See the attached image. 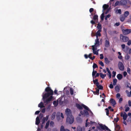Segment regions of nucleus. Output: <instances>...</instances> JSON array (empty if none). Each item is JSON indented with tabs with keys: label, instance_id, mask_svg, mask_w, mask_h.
<instances>
[{
	"label": "nucleus",
	"instance_id": "obj_1",
	"mask_svg": "<svg viewBox=\"0 0 131 131\" xmlns=\"http://www.w3.org/2000/svg\"><path fill=\"white\" fill-rule=\"evenodd\" d=\"M65 113L67 116L66 122L70 124H72L74 122V118L72 115L71 110L69 108L66 109L65 111Z\"/></svg>",
	"mask_w": 131,
	"mask_h": 131
},
{
	"label": "nucleus",
	"instance_id": "obj_2",
	"mask_svg": "<svg viewBox=\"0 0 131 131\" xmlns=\"http://www.w3.org/2000/svg\"><path fill=\"white\" fill-rule=\"evenodd\" d=\"M131 4V2L128 0H122L120 1V5L126 8H129Z\"/></svg>",
	"mask_w": 131,
	"mask_h": 131
},
{
	"label": "nucleus",
	"instance_id": "obj_3",
	"mask_svg": "<svg viewBox=\"0 0 131 131\" xmlns=\"http://www.w3.org/2000/svg\"><path fill=\"white\" fill-rule=\"evenodd\" d=\"M75 106L78 109L80 110H82L83 107L86 110H87V109L88 110V107L83 104H82L81 105L78 103H76L75 104Z\"/></svg>",
	"mask_w": 131,
	"mask_h": 131
},
{
	"label": "nucleus",
	"instance_id": "obj_4",
	"mask_svg": "<svg viewBox=\"0 0 131 131\" xmlns=\"http://www.w3.org/2000/svg\"><path fill=\"white\" fill-rule=\"evenodd\" d=\"M129 40L128 38L126 36H124L122 34L120 35V40L122 42H126Z\"/></svg>",
	"mask_w": 131,
	"mask_h": 131
},
{
	"label": "nucleus",
	"instance_id": "obj_5",
	"mask_svg": "<svg viewBox=\"0 0 131 131\" xmlns=\"http://www.w3.org/2000/svg\"><path fill=\"white\" fill-rule=\"evenodd\" d=\"M80 113L82 115H84L86 117H88L89 116V114L88 111L85 109L83 110V111H80Z\"/></svg>",
	"mask_w": 131,
	"mask_h": 131
},
{
	"label": "nucleus",
	"instance_id": "obj_6",
	"mask_svg": "<svg viewBox=\"0 0 131 131\" xmlns=\"http://www.w3.org/2000/svg\"><path fill=\"white\" fill-rule=\"evenodd\" d=\"M98 46H96L95 45H93L92 46V49L93 50V52L94 54H96V55L98 54V50L96 51L97 49V47Z\"/></svg>",
	"mask_w": 131,
	"mask_h": 131
},
{
	"label": "nucleus",
	"instance_id": "obj_7",
	"mask_svg": "<svg viewBox=\"0 0 131 131\" xmlns=\"http://www.w3.org/2000/svg\"><path fill=\"white\" fill-rule=\"evenodd\" d=\"M123 33L124 35H127L131 32V29H122V30Z\"/></svg>",
	"mask_w": 131,
	"mask_h": 131
},
{
	"label": "nucleus",
	"instance_id": "obj_8",
	"mask_svg": "<svg viewBox=\"0 0 131 131\" xmlns=\"http://www.w3.org/2000/svg\"><path fill=\"white\" fill-rule=\"evenodd\" d=\"M53 98V97L52 95L50 96L46 100H43L44 102V103L48 104L50 102Z\"/></svg>",
	"mask_w": 131,
	"mask_h": 131
},
{
	"label": "nucleus",
	"instance_id": "obj_9",
	"mask_svg": "<svg viewBox=\"0 0 131 131\" xmlns=\"http://www.w3.org/2000/svg\"><path fill=\"white\" fill-rule=\"evenodd\" d=\"M118 67L119 69L121 71L124 70V66L122 62L119 61L118 64Z\"/></svg>",
	"mask_w": 131,
	"mask_h": 131
},
{
	"label": "nucleus",
	"instance_id": "obj_10",
	"mask_svg": "<svg viewBox=\"0 0 131 131\" xmlns=\"http://www.w3.org/2000/svg\"><path fill=\"white\" fill-rule=\"evenodd\" d=\"M45 91L47 92H49V93L53 94V92L50 87H47L45 89Z\"/></svg>",
	"mask_w": 131,
	"mask_h": 131
},
{
	"label": "nucleus",
	"instance_id": "obj_11",
	"mask_svg": "<svg viewBox=\"0 0 131 131\" xmlns=\"http://www.w3.org/2000/svg\"><path fill=\"white\" fill-rule=\"evenodd\" d=\"M53 94L49 93V92H47L45 93L43 96V100L45 99L48 97L50 95H52Z\"/></svg>",
	"mask_w": 131,
	"mask_h": 131
},
{
	"label": "nucleus",
	"instance_id": "obj_12",
	"mask_svg": "<svg viewBox=\"0 0 131 131\" xmlns=\"http://www.w3.org/2000/svg\"><path fill=\"white\" fill-rule=\"evenodd\" d=\"M121 116L123 117V119L124 120H126L127 117V115L125 112H124V114L123 113H121Z\"/></svg>",
	"mask_w": 131,
	"mask_h": 131
},
{
	"label": "nucleus",
	"instance_id": "obj_13",
	"mask_svg": "<svg viewBox=\"0 0 131 131\" xmlns=\"http://www.w3.org/2000/svg\"><path fill=\"white\" fill-rule=\"evenodd\" d=\"M105 46L106 47H108L110 46V43L107 37V39L105 40Z\"/></svg>",
	"mask_w": 131,
	"mask_h": 131
},
{
	"label": "nucleus",
	"instance_id": "obj_14",
	"mask_svg": "<svg viewBox=\"0 0 131 131\" xmlns=\"http://www.w3.org/2000/svg\"><path fill=\"white\" fill-rule=\"evenodd\" d=\"M110 103L112 104L113 106L114 107L116 104L115 101L114 99L113 98H111L110 99Z\"/></svg>",
	"mask_w": 131,
	"mask_h": 131
},
{
	"label": "nucleus",
	"instance_id": "obj_15",
	"mask_svg": "<svg viewBox=\"0 0 131 131\" xmlns=\"http://www.w3.org/2000/svg\"><path fill=\"white\" fill-rule=\"evenodd\" d=\"M94 45L98 47L100 46V42L98 38H96V39L95 40V43Z\"/></svg>",
	"mask_w": 131,
	"mask_h": 131
},
{
	"label": "nucleus",
	"instance_id": "obj_16",
	"mask_svg": "<svg viewBox=\"0 0 131 131\" xmlns=\"http://www.w3.org/2000/svg\"><path fill=\"white\" fill-rule=\"evenodd\" d=\"M100 126L101 128L102 129L104 130L105 129L108 130V128L106 126L103 125L102 124H101L100 125Z\"/></svg>",
	"mask_w": 131,
	"mask_h": 131
},
{
	"label": "nucleus",
	"instance_id": "obj_17",
	"mask_svg": "<svg viewBox=\"0 0 131 131\" xmlns=\"http://www.w3.org/2000/svg\"><path fill=\"white\" fill-rule=\"evenodd\" d=\"M101 30H99L96 33L95 36L96 38H98V36L100 37L101 36V35L100 32L101 31Z\"/></svg>",
	"mask_w": 131,
	"mask_h": 131
},
{
	"label": "nucleus",
	"instance_id": "obj_18",
	"mask_svg": "<svg viewBox=\"0 0 131 131\" xmlns=\"http://www.w3.org/2000/svg\"><path fill=\"white\" fill-rule=\"evenodd\" d=\"M93 19L96 23H97L98 20V15H94L93 17Z\"/></svg>",
	"mask_w": 131,
	"mask_h": 131
},
{
	"label": "nucleus",
	"instance_id": "obj_19",
	"mask_svg": "<svg viewBox=\"0 0 131 131\" xmlns=\"http://www.w3.org/2000/svg\"><path fill=\"white\" fill-rule=\"evenodd\" d=\"M60 131H70L69 130L67 129H65L64 127L63 126H62L61 127Z\"/></svg>",
	"mask_w": 131,
	"mask_h": 131
},
{
	"label": "nucleus",
	"instance_id": "obj_20",
	"mask_svg": "<svg viewBox=\"0 0 131 131\" xmlns=\"http://www.w3.org/2000/svg\"><path fill=\"white\" fill-rule=\"evenodd\" d=\"M40 121L38 116L36 118L35 124L36 125H38L40 123Z\"/></svg>",
	"mask_w": 131,
	"mask_h": 131
},
{
	"label": "nucleus",
	"instance_id": "obj_21",
	"mask_svg": "<svg viewBox=\"0 0 131 131\" xmlns=\"http://www.w3.org/2000/svg\"><path fill=\"white\" fill-rule=\"evenodd\" d=\"M93 81L94 84H95L96 86H97V85L99 84V83L98 82V80L97 79H96L95 80H93Z\"/></svg>",
	"mask_w": 131,
	"mask_h": 131
},
{
	"label": "nucleus",
	"instance_id": "obj_22",
	"mask_svg": "<svg viewBox=\"0 0 131 131\" xmlns=\"http://www.w3.org/2000/svg\"><path fill=\"white\" fill-rule=\"evenodd\" d=\"M108 7L109 6L108 5L106 4H104L103 6V11L105 10L106 9H107Z\"/></svg>",
	"mask_w": 131,
	"mask_h": 131
},
{
	"label": "nucleus",
	"instance_id": "obj_23",
	"mask_svg": "<svg viewBox=\"0 0 131 131\" xmlns=\"http://www.w3.org/2000/svg\"><path fill=\"white\" fill-rule=\"evenodd\" d=\"M96 89V91H92L93 92V93L95 95L97 94V95H99V90L97 88H95Z\"/></svg>",
	"mask_w": 131,
	"mask_h": 131
},
{
	"label": "nucleus",
	"instance_id": "obj_24",
	"mask_svg": "<svg viewBox=\"0 0 131 131\" xmlns=\"http://www.w3.org/2000/svg\"><path fill=\"white\" fill-rule=\"evenodd\" d=\"M56 112H54L51 115V119L52 120H53L54 119L56 115Z\"/></svg>",
	"mask_w": 131,
	"mask_h": 131
},
{
	"label": "nucleus",
	"instance_id": "obj_25",
	"mask_svg": "<svg viewBox=\"0 0 131 131\" xmlns=\"http://www.w3.org/2000/svg\"><path fill=\"white\" fill-rule=\"evenodd\" d=\"M117 79L119 80H121L123 78L122 75L120 74H118L117 76Z\"/></svg>",
	"mask_w": 131,
	"mask_h": 131
},
{
	"label": "nucleus",
	"instance_id": "obj_26",
	"mask_svg": "<svg viewBox=\"0 0 131 131\" xmlns=\"http://www.w3.org/2000/svg\"><path fill=\"white\" fill-rule=\"evenodd\" d=\"M129 12L128 11H126L124 12V16L125 17H126L129 15Z\"/></svg>",
	"mask_w": 131,
	"mask_h": 131
},
{
	"label": "nucleus",
	"instance_id": "obj_27",
	"mask_svg": "<svg viewBox=\"0 0 131 131\" xmlns=\"http://www.w3.org/2000/svg\"><path fill=\"white\" fill-rule=\"evenodd\" d=\"M38 106L39 107H40L41 108L44 107V106L43 105V103L41 102L38 105Z\"/></svg>",
	"mask_w": 131,
	"mask_h": 131
},
{
	"label": "nucleus",
	"instance_id": "obj_28",
	"mask_svg": "<svg viewBox=\"0 0 131 131\" xmlns=\"http://www.w3.org/2000/svg\"><path fill=\"white\" fill-rule=\"evenodd\" d=\"M120 5V1L119 2L118 1H116L114 5V7H115L117 5Z\"/></svg>",
	"mask_w": 131,
	"mask_h": 131
},
{
	"label": "nucleus",
	"instance_id": "obj_29",
	"mask_svg": "<svg viewBox=\"0 0 131 131\" xmlns=\"http://www.w3.org/2000/svg\"><path fill=\"white\" fill-rule=\"evenodd\" d=\"M100 75L102 79H104L106 75V74H103L101 73H100Z\"/></svg>",
	"mask_w": 131,
	"mask_h": 131
},
{
	"label": "nucleus",
	"instance_id": "obj_30",
	"mask_svg": "<svg viewBox=\"0 0 131 131\" xmlns=\"http://www.w3.org/2000/svg\"><path fill=\"white\" fill-rule=\"evenodd\" d=\"M60 114L61 113L59 112H58L57 113L56 117L58 120H59V119Z\"/></svg>",
	"mask_w": 131,
	"mask_h": 131
},
{
	"label": "nucleus",
	"instance_id": "obj_31",
	"mask_svg": "<svg viewBox=\"0 0 131 131\" xmlns=\"http://www.w3.org/2000/svg\"><path fill=\"white\" fill-rule=\"evenodd\" d=\"M49 123H50V121L49 120V121H48L47 122V123H46V126H45V128L46 129H47L48 128L49 125Z\"/></svg>",
	"mask_w": 131,
	"mask_h": 131
},
{
	"label": "nucleus",
	"instance_id": "obj_32",
	"mask_svg": "<svg viewBox=\"0 0 131 131\" xmlns=\"http://www.w3.org/2000/svg\"><path fill=\"white\" fill-rule=\"evenodd\" d=\"M77 131H82V128L79 126H78L77 128Z\"/></svg>",
	"mask_w": 131,
	"mask_h": 131
},
{
	"label": "nucleus",
	"instance_id": "obj_33",
	"mask_svg": "<svg viewBox=\"0 0 131 131\" xmlns=\"http://www.w3.org/2000/svg\"><path fill=\"white\" fill-rule=\"evenodd\" d=\"M104 60L105 63L106 64H109L110 62V61L108 60V58H104Z\"/></svg>",
	"mask_w": 131,
	"mask_h": 131
},
{
	"label": "nucleus",
	"instance_id": "obj_34",
	"mask_svg": "<svg viewBox=\"0 0 131 131\" xmlns=\"http://www.w3.org/2000/svg\"><path fill=\"white\" fill-rule=\"evenodd\" d=\"M97 86H96L97 88L98 89H100V90H102L103 89V87L101 85H97Z\"/></svg>",
	"mask_w": 131,
	"mask_h": 131
},
{
	"label": "nucleus",
	"instance_id": "obj_35",
	"mask_svg": "<svg viewBox=\"0 0 131 131\" xmlns=\"http://www.w3.org/2000/svg\"><path fill=\"white\" fill-rule=\"evenodd\" d=\"M96 73L97 71H94V70H93V71L92 73V76L93 78H94L95 74Z\"/></svg>",
	"mask_w": 131,
	"mask_h": 131
},
{
	"label": "nucleus",
	"instance_id": "obj_36",
	"mask_svg": "<svg viewBox=\"0 0 131 131\" xmlns=\"http://www.w3.org/2000/svg\"><path fill=\"white\" fill-rule=\"evenodd\" d=\"M117 82V80L116 79H114L113 80V85H115Z\"/></svg>",
	"mask_w": 131,
	"mask_h": 131
},
{
	"label": "nucleus",
	"instance_id": "obj_37",
	"mask_svg": "<svg viewBox=\"0 0 131 131\" xmlns=\"http://www.w3.org/2000/svg\"><path fill=\"white\" fill-rule=\"evenodd\" d=\"M97 28L99 29V30H101L102 29V26L99 23L98 24Z\"/></svg>",
	"mask_w": 131,
	"mask_h": 131
},
{
	"label": "nucleus",
	"instance_id": "obj_38",
	"mask_svg": "<svg viewBox=\"0 0 131 131\" xmlns=\"http://www.w3.org/2000/svg\"><path fill=\"white\" fill-rule=\"evenodd\" d=\"M93 70H94V69L96 68H97L98 67V66L96 64L94 63L93 66Z\"/></svg>",
	"mask_w": 131,
	"mask_h": 131
},
{
	"label": "nucleus",
	"instance_id": "obj_39",
	"mask_svg": "<svg viewBox=\"0 0 131 131\" xmlns=\"http://www.w3.org/2000/svg\"><path fill=\"white\" fill-rule=\"evenodd\" d=\"M105 110L106 111V115L107 116H108L109 115V110L108 108H106L105 109Z\"/></svg>",
	"mask_w": 131,
	"mask_h": 131
},
{
	"label": "nucleus",
	"instance_id": "obj_40",
	"mask_svg": "<svg viewBox=\"0 0 131 131\" xmlns=\"http://www.w3.org/2000/svg\"><path fill=\"white\" fill-rule=\"evenodd\" d=\"M115 90L116 91H118L119 90V88L118 85H116L115 87Z\"/></svg>",
	"mask_w": 131,
	"mask_h": 131
},
{
	"label": "nucleus",
	"instance_id": "obj_41",
	"mask_svg": "<svg viewBox=\"0 0 131 131\" xmlns=\"http://www.w3.org/2000/svg\"><path fill=\"white\" fill-rule=\"evenodd\" d=\"M70 91L71 94L72 95L73 94V89L72 88H70Z\"/></svg>",
	"mask_w": 131,
	"mask_h": 131
},
{
	"label": "nucleus",
	"instance_id": "obj_42",
	"mask_svg": "<svg viewBox=\"0 0 131 131\" xmlns=\"http://www.w3.org/2000/svg\"><path fill=\"white\" fill-rule=\"evenodd\" d=\"M104 17V13H103L101 14V20H103Z\"/></svg>",
	"mask_w": 131,
	"mask_h": 131
},
{
	"label": "nucleus",
	"instance_id": "obj_43",
	"mask_svg": "<svg viewBox=\"0 0 131 131\" xmlns=\"http://www.w3.org/2000/svg\"><path fill=\"white\" fill-rule=\"evenodd\" d=\"M125 59L128 60L130 56L128 54H127L125 56Z\"/></svg>",
	"mask_w": 131,
	"mask_h": 131
},
{
	"label": "nucleus",
	"instance_id": "obj_44",
	"mask_svg": "<svg viewBox=\"0 0 131 131\" xmlns=\"http://www.w3.org/2000/svg\"><path fill=\"white\" fill-rule=\"evenodd\" d=\"M58 101H53V104H54L55 105H58Z\"/></svg>",
	"mask_w": 131,
	"mask_h": 131
},
{
	"label": "nucleus",
	"instance_id": "obj_45",
	"mask_svg": "<svg viewBox=\"0 0 131 131\" xmlns=\"http://www.w3.org/2000/svg\"><path fill=\"white\" fill-rule=\"evenodd\" d=\"M113 75H112V77L114 78L115 77L116 75V72L113 71L112 72Z\"/></svg>",
	"mask_w": 131,
	"mask_h": 131
},
{
	"label": "nucleus",
	"instance_id": "obj_46",
	"mask_svg": "<svg viewBox=\"0 0 131 131\" xmlns=\"http://www.w3.org/2000/svg\"><path fill=\"white\" fill-rule=\"evenodd\" d=\"M126 105L125 106V112H127L129 111V110L130 108L129 107H126Z\"/></svg>",
	"mask_w": 131,
	"mask_h": 131
},
{
	"label": "nucleus",
	"instance_id": "obj_47",
	"mask_svg": "<svg viewBox=\"0 0 131 131\" xmlns=\"http://www.w3.org/2000/svg\"><path fill=\"white\" fill-rule=\"evenodd\" d=\"M127 71L128 73L129 74H130V70L129 68H128L127 69Z\"/></svg>",
	"mask_w": 131,
	"mask_h": 131
},
{
	"label": "nucleus",
	"instance_id": "obj_48",
	"mask_svg": "<svg viewBox=\"0 0 131 131\" xmlns=\"http://www.w3.org/2000/svg\"><path fill=\"white\" fill-rule=\"evenodd\" d=\"M111 16V15L110 14H108V15H107L105 17V20H107V18L110 17Z\"/></svg>",
	"mask_w": 131,
	"mask_h": 131
},
{
	"label": "nucleus",
	"instance_id": "obj_49",
	"mask_svg": "<svg viewBox=\"0 0 131 131\" xmlns=\"http://www.w3.org/2000/svg\"><path fill=\"white\" fill-rule=\"evenodd\" d=\"M46 118L45 117H43L42 120V124H44L45 122V121H46Z\"/></svg>",
	"mask_w": 131,
	"mask_h": 131
},
{
	"label": "nucleus",
	"instance_id": "obj_50",
	"mask_svg": "<svg viewBox=\"0 0 131 131\" xmlns=\"http://www.w3.org/2000/svg\"><path fill=\"white\" fill-rule=\"evenodd\" d=\"M99 64L102 67H103L104 66V64L103 62L102 61H100L99 62Z\"/></svg>",
	"mask_w": 131,
	"mask_h": 131
},
{
	"label": "nucleus",
	"instance_id": "obj_51",
	"mask_svg": "<svg viewBox=\"0 0 131 131\" xmlns=\"http://www.w3.org/2000/svg\"><path fill=\"white\" fill-rule=\"evenodd\" d=\"M88 110H87L88 111H89V112L91 114L92 116H93V113L89 109V108L88 107Z\"/></svg>",
	"mask_w": 131,
	"mask_h": 131
},
{
	"label": "nucleus",
	"instance_id": "obj_52",
	"mask_svg": "<svg viewBox=\"0 0 131 131\" xmlns=\"http://www.w3.org/2000/svg\"><path fill=\"white\" fill-rule=\"evenodd\" d=\"M127 44L128 46H130L131 44V40H128Z\"/></svg>",
	"mask_w": 131,
	"mask_h": 131
},
{
	"label": "nucleus",
	"instance_id": "obj_53",
	"mask_svg": "<svg viewBox=\"0 0 131 131\" xmlns=\"http://www.w3.org/2000/svg\"><path fill=\"white\" fill-rule=\"evenodd\" d=\"M119 119L118 117H117L116 118H115L114 119V121H115L116 122H117L119 120Z\"/></svg>",
	"mask_w": 131,
	"mask_h": 131
},
{
	"label": "nucleus",
	"instance_id": "obj_54",
	"mask_svg": "<svg viewBox=\"0 0 131 131\" xmlns=\"http://www.w3.org/2000/svg\"><path fill=\"white\" fill-rule=\"evenodd\" d=\"M108 109L110 110V111H111L112 112H113L114 111V109L112 108L111 107V106H109L108 107Z\"/></svg>",
	"mask_w": 131,
	"mask_h": 131
},
{
	"label": "nucleus",
	"instance_id": "obj_55",
	"mask_svg": "<svg viewBox=\"0 0 131 131\" xmlns=\"http://www.w3.org/2000/svg\"><path fill=\"white\" fill-rule=\"evenodd\" d=\"M54 123L53 121H51L50 123V126H53L54 125Z\"/></svg>",
	"mask_w": 131,
	"mask_h": 131
},
{
	"label": "nucleus",
	"instance_id": "obj_56",
	"mask_svg": "<svg viewBox=\"0 0 131 131\" xmlns=\"http://www.w3.org/2000/svg\"><path fill=\"white\" fill-rule=\"evenodd\" d=\"M120 94L119 93H117L116 95V97L118 99H119L120 96Z\"/></svg>",
	"mask_w": 131,
	"mask_h": 131
},
{
	"label": "nucleus",
	"instance_id": "obj_57",
	"mask_svg": "<svg viewBox=\"0 0 131 131\" xmlns=\"http://www.w3.org/2000/svg\"><path fill=\"white\" fill-rule=\"evenodd\" d=\"M90 23L92 25L96 24L95 22L93 21V20H92L91 21Z\"/></svg>",
	"mask_w": 131,
	"mask_h": 131
},
{
	"label": "nucleus",
	"instance_id": "obj_58",
	"mask_svg": "<svg viewBox=\"0 0 131 131\" xmlns=\"http://www.w3.org/2000/svg\"><path fill=\"white\" fill-rule=\"evenodd\" d=\"M109 87L111 89H113V85L112 84V82H111V84L110 85Z\"/></svg>",
	"mask_w": 131,
	"mask_h": 131
},
{
	"label": "nucleus",
	"instance_id": "obj_59",
	"mask_svg": "<svg viewBox=\"0 0 131 131\" xmlns=\"http://www.w3.org/2000/svg\"><path fill=\"white\" fill-rule=\"evenodd\" d=\"M100 58L101 59H102L104 57H103V55L102 54H100Z\"/></svg>",
	"mask_w": 131,
	"mask_h": 131
},
{
	"label": "nucleus",
	"instance_id": "obj_60",
	"mask_svg": "<svg viewBox=\"0 0 131 131\" xmlns=\"http://www.w3.org/2000/svg\"><path fill=\"white\" fill-rule=\"evenodd\" d=\"M99 75L100 74H99V73H96V75H95L94 78H95L96 77H99Z\"/></svg>",
	"mask_w": 131,
	"mask_h": 131
},
{
	"label": "nucleus",
	"instance_id": "obj_61",
	"mask_svg": "<svg viewBox=\"0 0 131 131\" xmlns=\"http://www.w3.org/2000/svg\"><path fill=\"white\" fill-rule=\"evenodd\" d=\"M127 74V73L126 71H124L123 72V75L124 77H125Z\"/></svg>",
	"mask_w": 131,
	"mask_h": 131
},
{
	"label": "nucleus",
	"instance_id": "obj_62",
	"mask_svg": "<svg viewBox=\"0 0 131 131\" xmlns=\"http://www.w3.org/2000/svg\"><path fill=\"white\" fill-rule=\"evenodd\" d=\"M106 70L107 72L109 74L111 73L110 71V70L108 68H106Z\"/></svg>",
	"mask_w": 131,
	"mask_h": 131
},
{
	"label": "nucleus",
	"instance_id": "obj_63",
	"mask_svg": "<svg viewBox=\"0 0 131 131\" xmlns=\"http://www.w3.org/2000/svg\"><path fill=\"white\" fill-rule=\"evenodd\" d=\"M118 13L121 14L122 13L121 10V9H119L117 10Z\"/></svg>",
	"mask_w": 131,
	"mask_h": 131
},
{
	"label": "nucleus",
	"instance_id": "obj_64",
	"mask_svg": "<svg viewBox=\"0 0 131 131\" xmlns=\"http://www.w3.org/2000/svg\"><path fill=\"white\" fill-rule=\"evenodd\" d=\"M128 105L129 106H131V101L129 100L128 101Z\"/></svg>",
	"mask_w": 131,
	"mask_h": 131
}]
</instances>
